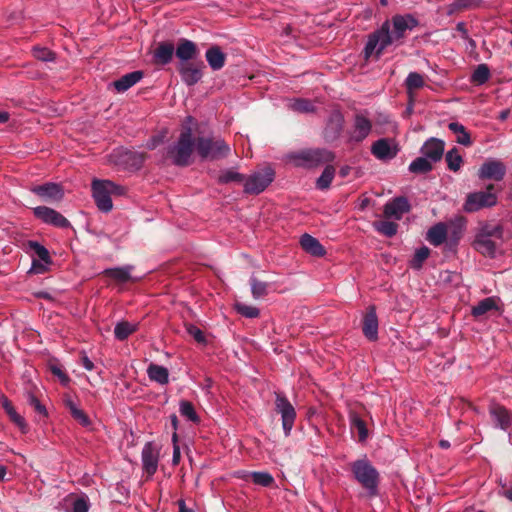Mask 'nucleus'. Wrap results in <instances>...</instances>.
Returning a JSON list of instances; mask_svg holds the SVG:
<instances>
[{
    "label": "nucleus",
    "mask_w": 512,
    "mask_h": 512,
    "mask_svg": "<svg viewBox=\"0 0 512 512\" xmlns=\"http://www.w3.org/2000/svg\"><path fill=\"white\" fill-rule=\"evenodd\" d=\"M203 67V63L194 64L191 62H180L178 71L182 81L186 85L192 86L201 80Z\"/></svg>",
    "instance_id": "dca6fc26"
},
{
    "label": "nucleus",
    "mask_w": 512,
    "mask_h": 512,
    "mask_svg": "<svg viewBox=\"0 0 512 512\" xmlns=\"http://www.w3.org/2000/svg\"><path fill=\"white\" fill-rule=\"evenodd\" d=\"M335 176V168L332 165H327L322 174L316 181V187L320 190L328 189Z\"/></svg>",
    "instance_id": "4c0bfd02"
},
{
    "label": "nucleus",
    "mask_w": 512,
    "mask_h": 512,
    "mask_svg": "<svg viewBox=\"0 0 512 512\" xmlns=\"http://www.w3.org/2000/svg\"><path fill=\"white\" fill-rule=\"evenodd\" d=\"M139 324L129 321H120L116 323L114 328L115 338L119 341H124L130 335L138 330Z\"/></svg>",
    "instance_id": "7c9ffc66"
},
{
    "label": "nucleus",
    "mask_w": 512,
    "mask_h": 512,
    "mask_svg": "<svg viewBox=\"0 0 512 512\" xmlns=\"http://www.w3.org/2000/svg\"><path fill=\"white\" fill-rule=\"evenodd\" d=\"M456 29L461 33L463 39H468V31L463 22H459L456 26Z\"/></svg>",
    "instance_id": "0e129e2a"
},
{
    "label": "nucleus",
    "mask_w": 512,
    "mask_h": 512,
    "mask_svg": "<svg viewBox=\"0 0 512 512\" xmlns=\"http://www.w3.org/2000/svg\"><path fill=\"white\" fill-rule=\"evenodd\" d=\"M417 25L418 20L410 14L395 15L391 21L386 20L380 29L369 36L365 46L366 57L374 53L379 57L386 47L400 41L407 31H411Z\"/></svg>",
    "instance_id": "f257e3e1"
},
{
    "label": "nucleus",
    "mask_w": 512,
    "mask_h": 512,
    "mask_svg": "<svg viewBox=\"0 0 512 512\" xmlns=\"http://www.w3.org/2000/svg\"><path fill=\"white\" fill-rule=\"evenodd\" d=\"M73 418L78 421L82 426L86 427L90 424L89 417L86 415V413L80 409L79 407L77 409L73 408V413L71 414Z\"/></svg>",
    "instance_id": "5fc2aeb1"
},
{
    "label": "nucleus",
    "mask_w": 512,
    "mask_h": 512,
    "mask_svg": "<svg viewBox=\"0 0 512 512\" xmlns=\"http://www.w3.org/2000/svg\"><path fill=\"white\" fill-rule=\"evenodd\" d=\"M410 205L406 198L398 197L389 201L384 206V215L388 218L400 220L404 213L408 212Z\"/></svg>",
    "instance_id": "f3484780"
},
{
    "label": "nucleus",
    "mask_w": 512,
    "mask_h": 512,
    "mask_svg": "<svg viewBox=\"0 0 512 512\" xmlns=\"http://www.w3.org/2000/svg\"><path fill=\"white\" fill-rule=\"evenodd\" d=\"M429 253L430 250L426 246L417 249L411 261V266L415 269L421 268L423 262L428 258Z\"/></svg>",
    "instance_id": "09e8293b"
},
{
    "label": "nucleus",
    "mask_w": 512,
    "mask_h": 512,
    "mask_svg": "<svg viewBox=\"0 0 512 512\" xmlns=\"http://www.w3.org/2000/svg\"><path fill=\"white\" fill-rule=\"evenodd\" d=\"M81 363H82L83 367L88 371H91L94 368L93 362L89 359V357L85 353H82V355H81Z\"/></svg>",
    "instance_id": "680f3d73"
},
{
    "label": "nucleus",
    "mask_w": 512,
    "mask_h": 512,
    "mask_svg": "<svg viewBox=\"0 0 512 512\" xmlns=\"http://www.w3.org/2000/svg\"><path fill=\"white\" fill-rule=\"evenodd\" d=\"M351 424L354 429L358 432L359 441L363 442L368 437V430L366 428L365 422L356 414L351 416Z\"/></svg>",
    "instance_id": "49530a36"
},
{
    "label": "nucleus",
    "mask_w": 512,
    "mask_h": 512,
    "mask_svg": "<svg viewBox=\"0 0 512 512\" xmlns=\"http://www.w3.org/2000/svg\"><path fill=\"white\" fill-rule=\"evenodd\" d=\"M51 372L55 375L63 385H68L70 378L58 366H51Z\"/></svg>",
    "instance_id": "bf43d9fd"
},
{
    "label": "nucleus",
    "mask_w": 512,
    "mask_h": 512,
    "mask_svg": "<svg viewBox=\"0 0 512 512\" xmlns=\"http://www.w3.org/2000/svg\"><path fill=\"white\" fill-rule=\"evenodd\" d=\"M444 142L437 138H430L421 148V153L433 162H437L442 158L444 152Z\"/></svg>",
    "instance_id": "a211bd4d"
},
{
    "label": "nucleus",
    "mask_w": 512,
    "mask_h": 512,
    "mask_svg": "<svg viewBox=\"0 0 512 512\" xmlns=\"http://www.w3.org/2000/svg\"><path fill=\"white\" fill-rule=\"evenodd\" d=\"M178 506H179V512H191V510H189L186 507V504H185L184 500H179L178 501Z\"/></svg>",
    "instance_id": "338daca9"
},
{
    "label": "nucleus",
    "mask_w": 512,
    "mask_h": 512,
    "mask_svg": "<svg viewBox=\"0 0 512 512\" xmlns=\"http://www.w3.org/2000/svg\"><path fill=\"white\" fill-rule=\"evenodd\" d=\"M194 150H196V139L191 129L186 128L180 133L177 142L168 149V156L175 165L188 166Z\"/></svg>",
    "instance_id": "7ed1b4c3"
},
{
    "label": "nucleus",
    "mask_w": 512,
    "mask_h": 512,
    "mask_svg": "<svg viewBox=\"0 0 512 512\" xmlns=\"http://www.w3.org/2000/svg\"><path fill=\"white\" fill-rule=\"evenodd\" d=\"M143 77V73L141 71H134L128 74H125L118 80L113 82L114 88L118 92H125L129 88H131L133 85L138 83Z\"/></svg>",
    "instance_id": "a878e982"
},
{
    "label": "nucleus",
    "mask_w": 512,
    "mask_h": 512,
    "mask_svg": "<svg viewBox=\"0 0 512 512\" xmlns=\"http://www.w3.org/2000/svg\"><path fill=\"white\" fill-rule=\"evenodd\" d=\"M250 285L252 296L255 299H259L268 294L269 284L267 282L260 281L256 277L252 276L250 278Z\"/></svg>",
    "instance_id": "ea45409f"
},
{
    "label": "nucleus",
    "mask_w": 512,
    "mask_h": 512,
    "mask_svg": "<svg viewBox=\"0 0 512 512\" xmlns=\"http://www.w3.org/2000/svg\"><path fill=\"white\" fill-rule=\"evenodd\" d=\"M235 308L238 313L247 318H256L259 316V309L255 306L247 305L244 303H236Z\"/></svg>",
    "instance_id": "3c124183"
},
{
    "label": "nucleus",
    "mask_w": 512,
    "mask_h": 512,
    "mask_svg": "<svg viewBox=\"0 0 512 512\" xmlns=\"http://www.w3.org/2000/svg\"><path fill=\"white\" fill-rule=\"evenodd\" d=\"M181 453H180V447L178 444H175L173 447V457H172V463L173 465H178L180 462Z\"/></svg>",
    "instance_id": "e2e57ef3"
},
{
    "label": "nucleus",
    "mask_w": 512,
    "mask_h": 512,
    "mask_svg": "<svg viewBox=\"0 0 512 512\" xmlns=\"http://www.w3.org/2000/svg\"><path fill=\"white\" fill-rule=\"evenodd\" d=\"M482 2L483 0H455L449 4L447 13L452 15L460 11L476 9L481 6Z\"/></svg>",
    "instance_id": "2f4dec72"
},
{
    "label": "nucleus",
    "mask_w": 512,
    "mask_h": 512,
    "mask_svg": "<svg viewBox=\"0 0 512 512\" xmlns=\"http://www.w3.org/2000/svg\"><path fill=\"white\" fill-rule=\"evenodd\" d=\"M187 332L190 336H192L198 343L205 342V336L203 332L194 325L187 326Z\"/></svg>",
    "instance_id": "4d7b16f0"
},
{
    "label": "nucleus",
    "mask_w": 512,
    "mask_h": 512,
    "mask_svg": "<svg viewBox=\"0 0 512 512\" xmlns=\"http://www.w3.org/2000/svg\"><path fill=\"white\" fill-rule=\"evenodd\" d=\"M29 405H31L38 413L46 415V408L40 403V401L33 395L29 394L27 399Z\"/></svg>",
    "instance_id": "13d9d810"
},
{
    "label": "nucleus",
    "mask_w": 512,
    "mask_h": 512,
    "mask_svg": "<svg viewBox=\"0 0 512 512\" xmlns=\"http://www.w3.org/2000/svg\"><path fill=\"white\" fill-rule=\"evenodd\" d=\"M489 415L496 428L507 431L512 425V413L502 405L491 404Z\"/></svg>",
    "instance_id": "4468645a"
},
{
    "label": "nucleus",
    "mask_w": 512,
    "mask_h": 512,
    "mask_svg": "<svg viewBox=\"0 0 512 512\" xmlns=\"http://www.w3.org/2000/svg\"><path fill=\"white\" fill-rule=\"evenodd\" d=\"M334 158L333 152L322 148L292 152L286 156L288 162L303 168H314L321 164L332 162Z\"/></svg>",
    "instance_id": "f03ea898"
},
{
    "label": "nucleus",
    "mask_w": 512,
    "mask_h": 512,
    "mask_svg": "<svg viewBox=\"0 0 512 512\" xmlns=\"http://www.w3.org/2000/svg\"><path fill=\"white\" fill-rule=\"evenodd\" d=\"M448 234V225L445 223H437L432 226L427 232V240L433 246H440L446 240Z\"/></svg>",
    "instance_id": "5701e85b"
},
{
    "label": "nucleus",
    "mask_w": 512,
    "mask_h": 512,
    "mask_svg": "<svg viewBox=\"0 0 512 512\" xmlns=\"http://www.w3.org/2000/svg\"><path fill=\"white\" fill-rule=\"evenodd\" d=\"M274 176L275 172L269 166L254 172L245 180V192L250 194L261 193L273 181Z\"/></svg>",
    "instance_id": "1a4fd4ad"
},
{
    "label": "nucleus",
    "mask_w": 512,
    "mask_h": 512,
    "mask_svg": "<svg viewBox=\"0 0 512 512\" xmlns=\"http://www.w3.org/2000/svg\"><path fill=\"white\" fill-rule=\"evenodd\" d=\"M399 149L397 144L387 138H382L373 143L371 153L379 160L386 161L393 159Z\"/></svg>",
    "instance_id": "ddd939ff"
},
{
    "label": "nucleus",
    "mask_w": 512,
    "mask_h": 512,
    "mask_svg": "<svg viewBox=\"0 0 512 512\" xmlns=\"http://www.w3.org/2000/svg\"><path fill=\"white\" fill-rule=\"evenodd\" d=\"M502 236L503 229L501 226L484 225L477 232L473 242V247L482 255L494 258L497 253L498 245L493 238L501 240Z\"/></svg>",
    "instance_id": "20e7f679"
},
{
    "label": "nucleus",
    "mask_w": 512,
    "mask_h": 512,
    "mask_svg": "<svg viewBox=\"0 0 512 512\" xmlns=\"http://www.w3.org/2000/svg\"><path fill=\"white\" fill-rule=\"evenodd\" d=\"M33 213L46 224H51L59 228H66L70 225L69 221L62 214L46 206L35 207Z\"/></svg>",
    "instance_id": "9b49d317"
},
{
    "label": "nucleus",
    "mask_w": 512,
    "mask_h": 512,
    "mask_svg": "<svg viewBox=\"0 0 512 512\" xmlns=\"http://www.w3.org/2000/svg\"><path fill=\"white\" fill-rule=\"evenodd\" d=\"M289 107L300 113H309L314 110L312 103L305 99H294L290 102Z\"/></svg>",
    "instance_id": "de8ad7c7"
},
{
    "label": "nucleus",
    "mask_w": 512,
    "mask_h": 512,
    "mask_svg": "<svg viewBox=\"0 0 512 512\" xmlns=\"http://www.w3.org/2000/svg\"><path fill=\"white\" fill-rule=\"evenodd\" d=\"M142 463L144 470L153 475L158 467V452L154 449L152 443L145 444L142 450Z\"/></svg>",
    "instance_id": "6ab92c4d"
},
{
    "label": "nucleus",
    "mask_w": 512,
    "mask_h": 512,
    "mask_svg": "<svg viewBox=\"0 0 512 512\" xmlns=\"http://www.w3.org/2000/svg\"><path fill=\"white\" fill-rule=\"evenodd\" d=\"M494 309H498L497 299L494 297H487L481 300L477 305L473 306L471 313L473 316L479 317Z\"/></svg>",
    "instance_id": "72a5a7b5"
},
{
    "label": "nucleus",
    "mask_w": 512,
    "mask_h": 512,
    "mask_svg": "<svg viewBox=\"0 0 512 512\" xmlns=\"http://www.w3.org/2000/svg\"><path fill=\"white\" fill-rule=\"evenodd\" d=\"M47 265L48 264H45V262L41 261L40 259H34L32 262L30 272L35 274H42L47 270Z\"/></svg>",
    "instance_id": "052dcab7"
},
{
    "label": "nucleus",
    "mask_w": 512,
    "mask_h": 512,
    "mask_svg": "<svg viewBox=\"0 0 512 512\" xmlns=\"http://www.w3.org/2000/svg\"><path fill=\"white\" fill-rule=\"evenodd\" d=\"M300 244L307 253L313 256L321 257L325 255V249L321 243L309 234H304L301 237Z\"/></svg>",
    "instance_id": "393cba45"
},
{
    "label": "nucleus",
    "mask_w": 512,
    "mask_h": 512,
    "mask_svg": "<svg viewBox=\"0 0 512 512\" xmlns=\"http://www.w3.org/2000/svg\"><path fill=\"white\" fill-rule=\"evenodd\" d=\"M33 55L36 59L44 62L54 61L55 59L54 53L47 48L35 47L33 49Z\"/></svg>",
    "instance_id": "603ef678"
},
{
    "label": "nucleus",
    "mask_w": 512,
    "mask_h": 512,
    "mask_svg": "<svg viewBox=\"0 0 512 512\" xmlns=\"http://www.w3.org/2000/svg\"><path fill=\"white\" fill-rule=\"evenodd\" d=\"M276 411L281 415L282 427L286 436L290 435L296 418V412L288 399L280 394L276 395Z\"/></svg>",
    "instance_id": "9d476101"
},
{
    "label": "nucleus",
    "mask_w": 512,
    "mask_h": 512,
    "mask_svg": "<svg viewBox=\"0 0 512 512\" xmlns=\"http://www.w3.org/2000/svg\"><path fill=\"white\" fill-rule=\"evenodd\" d=\"M125 188L110 180L95 179L92 182V195L99 210L111 211L113 204L111 195H123Z\"/></svg>",
    "instance_id": "39448f33"
},
{
    "label": "nucleus",
    "mask_w": 512,
    "mask_h": 512,
    "mask_svg": "<svg viewBox=\"0 0 512 512\" xmlns=\"http://www.w3.org/2000/svg\"><path fill=\"white\" fill-rule=\"evenodd\" d=\"M500 494L512 501V487L503 492H500Z\"/></svg>",
    "instance_id": "774afa93"
},
{
    "label": "nucleus",
    "mask_w": 512,
    "mask_h": 512,
    "mask_svg": "<svg viewBox=\"0 0 512 512\" xmlns=\"http://www.w3.org/2000/svg\"><path fill=\"white\" fill-rule=\"evenodd\" d=\"M147 373L150 380L159 384H167L169 381V372L167 368L163 366L151 364L147 369Z\"/></svg>",
    "instance_id": "473e14b6"
},
{
    "label": "nucleus",
    "mask_w": 512,
    "mask_h": 512,
    "mask_svg": "<svg viewBox=\"0 0 512 512\" xmlns=\"http://www.w3.org/2000/svg\"><path fill=\"white\" fill-rule=\"evenodd\" d=\"M9 418L11 419V421H13L19 427V429L21 430L22 433H27L28 425H27L25 419L20 414H18L17 412H14V413H12L11 416H9Z\"/></svg>",
    "instance_id": "6e6d98bb"
},
{
    "label": "nucleus",
    "mask_w": 512,
    "mask_h": 512,
    "mask_svg": "<svg viewBox=\"0 0 512 512\" xmlns=\"http://www.w3.org/2000/svg\"><path fill=\"white\" fill-rule=\"evenodd\" d=\"M424 84V76L417 72H410L405 79V86L409 95H412L415 90L422 88Z\"/></svg>",
    "instance_id": "e433bc0d"
},
{
    "label": "nucleus",
    "mask_w": 512,
    "mask_h": 512,
    "mask_svg": "<svg viewBox=\"0 0 512 512\" xmlns=\"http://www.w3.org/2000/svg\"><path fill=\"white\" fill-rule=\"evenodd\" d=\"M490 77V71L486 64H480L474 70L471 80L476 84H484Z\"/></svg>",
    "instance_id": "37998d69"
},
{
    "label": "nucleus",
    "mask_w": 512,
    "mask_h": 512,
    "mask_svg": "<svg viewBox=\"0 0 512 512\" xmlns=\"http://www.w3.org/2000/svg\"><path fill=\"white\" fill-rule=\"evenodd\" d=\"M494 186L489 184L486 191L473 192L467 195L463 210L467 213L476 212L482 208L493 207L497 203V196L492 193Z\"/></svg>",
    "instance_id": "6e6552de"
},
{
    "label": "nucleus",
    "mask_w": 512,
    "mask_h": 512,
    "mask_svg": "<svg viewBox=\"0 0 512 512\" xmlns=\"http://www.w3.org/2000/svg\"><path fill=\"white\" fill-rule=\"evenodd\" d=\"M31 191L42 200L48 202H59L64 197V190L60 184L48 182L31 188Z\"/></svg>",
    "instance_id": "f8f14e48"
},
{
    "label": "nucleus",
    "mask_w": 512,
    "mask_h": 512,
    "mask_svg": "<svg viewBox=\"0 0 512 512\" xmlns=\"http://www.w3.org/2000/svg\"><path fill=\"white\" fill-rule=\"evenodd\" d=\"M466 219L463 216H457L450 220L448 227L451 229V238L457 243L466 228Z\"/></svg>",
    "instance_id": "f704fd0d"
},
{
    "label": "nucleus",
    "mask_w": 512,
    "mask_h": 512,
    "mask_svg": "<svg viewBox=\"0 0 512 512\" xmlns=\"http://www.w3.org/2000/svg\"><path fill=\"white\" fill-rule=\"evenodd\" d=\"M197 52L195 43L186 39H182L176 48V56L181 62H189V60L194 59Z\"/></svg>",
    "instance_id": "b1692460"
},
{
    "label": "nucleus",
    "mask_w": 512,
    "mask_h": 512,
    "mask_svg": "<svg viewBox=\"0 0 512 512\" xmlns=\"http://www.w3.org/2000/svg\"><path fill=\"white\" fill-rule=\"evenodd\" d=\"M505 174V165L501 161L495 159H490L484 162L478 172L480 179H492L495 181L502 180Z\"/></svg>",
    "instance_id": "2eb2a0df"
},
{
    "label": "nucleus",
    "mask_w": 512,
    "mask_h": 512,
    "mask_svg": "<svg viewBox=\"0 0 512 512\" xmlns=\"http://www.w3.org/2000/svg\"><path fill=\"white\" fill-rule=\"evenodd\" d=\"M65 404L68 407V409L70 410L71 414L73 413V408L74 409L78 408V406L76 405V403L72 399H66L65 400Z\"/></svg>",
    "instance_id": "69168bd1"
},
{
    "label": "nucleus",
    "mask_w": 512,
    "mask_h": 512,
    "mask_svg": "<svg viewBox=\"0 0 512 512\" xmlns=\"http://www.w3.org/2000/svg\"><path fill=\"white\" fill-rule=\"evenodd\" d=\"M196 151L203 160H217L228 156L230 147L221 138L198 137Z\"/></svg>",
    "instance_id": "0eeeda50"
},
{
    "label": "nucleus",
    "mask_w": 512,
    "mask_h": 512,
    "mask_svg": "<svg viewBox=\"0 0 512 512\" xmlns=\"http://www.w3.org/2000/svg\"><path fill=\"white\" fill-rule=\"evenodd\" d=\"M445 159L448 168L454 172L458 171L463 163V158L456 148L449 150L446 154Z\"/></svg>",
    "instance_id": "a19ab883"
},
{
    "label": "nucleus",
    "mask_w": 512,
    "mask_h": 512,
    "mask_svg": "<svg viewBox=\"0 0 512 512\" xmlns=\"http://www.w3.org/2000/svg\"><path fill=\"white\" fill-rule=\"evenodd\" d=\"M133 267L130 265L124 267L110 268L104 271V274L118 283H126L133 281L134 278L131 275Z\"/></svg>",
    "instance_id": "bb28decb"
},
{
    "label": "nucleus",
    "mask_w": 512,
    "mask_h": 512,
    "mask_svg": "<svg viewBox=\"0 0 512 512\" xmlns=\"http://www.w3.org/2000/svg\"><path fill=\"white\" fill-rule=\"evenodd\" d=\"M174 45L172 43L163 42L158 45L154 51V59L158 64H168L173 57Z\"/></svg>",
    "instance_id": "c85d7f7f"
},
{
    "label": "nucleus",
    "mask_w": 512,
    "mask_h": 512,
    "mask_svg": "<svg viewBox=\"0 0 512 512\" xmlns=\"http://www.w3.org/2000/svg\"><path fill=\"white\" fill-rule=\"evenodd\" d=\"M27 247L33 251L41 261L45 262V264L51 263L49 252L43 245L36 241H28Z\"/></svg>",
    "instance_id": "79ce46f5"
},
{
    "label": "nucleus",
    "mask_w": 512,
    "mask_h": 512,
    "mask_svg": "<svg viewBox=\"0 0 512 512\" xmlns=\"http://www.w3.org/2000/svg\"><path fill=\"white\" fill-rule=\"evenodd\" d=\"M354 127H355V134H354V139L356 141H362L363 139H365L370 131H371V122L370 120L363 116V115H357L355 117V123H354Z\"/></svg>",
    "instance_id": "c756f323"
},
{
    "label": "nucleus",
    "mask_w": 512,
    "mask_h": 512,
    "mask_svg": "<svg viewBox=\"0 0 512 512\" xmlns=\"http://www.w3.org/2000/svg\"><path fill=\"white\" fill-rule=\"evenodd\" d=\"M244 180V176L233 170H227L219 176V182L229 183L232 181L241 182Z\"/></svg>",
    "instance_id": "864d4df0"
},
{
    "label": "nucleus",
    "mask_w": 512,
    "mask_h": 512,
    "mask_svg": "<svg viewBox=\"0 0 512 512\" xmlns=\"http://www.w3.org/2000/svg\"><path fill=\"white\" fill-rule=\"evenodd\" d=\"M249 476L256 485L269 487L274 483L273 476L268 472H251Z\"/></svg>",
    "instance_id": "a18cd8bd"
},
{
    "label": "nucleus",
    "mask_w": 512,
    "mask_h": 512,
    "mask_svg": "<svg viewBox=\"0 0 512 512\" xmlns=\"http://www.w3.org/2000/svg\"><path fill=\"white\" fill-rule=\"evenodd\" d=\"M66 510L68 512H88L89 501L87 496L68 495L65 500Z\"/></svg>",
    "instance_id": "4be33fe9"
},
{
    "label": "nucleus",
    "mask_w": 512,
    "mask_h": 512,
    "mask_svg": "<svg viewBox=\"0 0 512 512\" xmlns=\"http://www.w3.org/2000/svg\"><path fill=\"white\" fill-rule=\"evenodd\" d=\"M448 128L457 135V143L464 146H470L472 144L470 134L462 124L458 122H451L448 125Z\"/></svg>",
    "instance_id": "c9c22d12"
},
{
    "label": "nucleus",
    "mask_w": 512,
    "mask_h": 512,
    "mask_svg": "<svg viewBox=\"0 0 512 512\" xmlns=\"http://www.w3.org/2000/svg\"><path fill=\"white\" fill-rule=\"evenodd\" d=\"M206 60L213 70H220L224 64L226 56L218 46H213L206 51Z\"/></svg>",
    "instance_id": "cd10ccee"
},
{
    "label": "nucleus",
    "mask_w": 512,
    "mask_h": 512,
    "mask_svg": "<svg viewBox=\"0 0 512 512\" xmlns=\"http://www.w3.org/2000/svg\"><path fill=\"white\" fill-rule=\"evenodd\" d=\"M398 225L391 221H379L374 223V228L381 234L392 237L397 233Z\"/></svg>",
    "instance_id": "c03bdc74"
},
{
    "label": "nucleus",
    "mask_w": 512,
    "mask_h": 512,
    "mask_svg": "<svg viewBox=\"0 0 512 512\" xmlns=\"http://www.w3.org/2000/svg\"><path fill=\"white\" fill-rule=\"evenodd\" d=\"M180 413L183 417L187 418L192 422H197L199 420L193 405L188 401L180 402Z\"/></svg>",
    "instance_id": "8fccbe9b"
},
{
    "label": "nucleus",
    "mask_w": 512,
    "mask_h": 512,
    "mask_svg": "<svg viewBox=\"0 0 512 512\" xmlns=\"http://www.w3.org/2000/svg\"><path fill=\"white\" fill-rule=\"evenodd\" d=\"M363 333L369 340H376L378 337V319L375 307L371 306L364 317Z\"/></svg>",
    "instance_id": "aec40b11"
},
{
    "label": "nucleus",
    "mask_w": 512,
    "mask_h": 512,
    "mask_svg": "<svg viewBox=\"0 0 512 512\" xmlns=\"http://www.w3.org/2000/svg\"><path fill=\"white\" fill-rule=\"evenodd\" d=\"M432 162L429 158L418 157L409 165V171L412 173H426L432 169Z\"/></svg>",
    "instance_id": "58836bf2"
},
{
    "label": "nucleus",
    "mask_w": 512,
    "mask_h": 512,
    "mask_svg": "<svg viewBox=\"0 0 512 512\" xmlns=\"http://www.w3.org/2000/svg\"><path fill=\"white\" fill-rule=\"evenodd\" d=\"M355 479L367 490L368 494L375 496L379 483V473L366 458L359 459L351 464Z\"/></svg>",
    "instance_id": "423d86ee"
},
{
    "label": "nucleus",
    "mask_w": 512,
    "mask_h": 512,
    "mask_svg": "<svg viewBox=\"0 0 512 512\" xmlns=\"http://www.w3.org/2000/svg\"><path fill=\"white\" fill-rule=\"evenodd\" d=\"M343 128V117L340 113H334L328 120L324 129V137L326 140L331 141L336 139Z\"/></svg>",
    "instance_id": "412c9836"
}]
</instances>
